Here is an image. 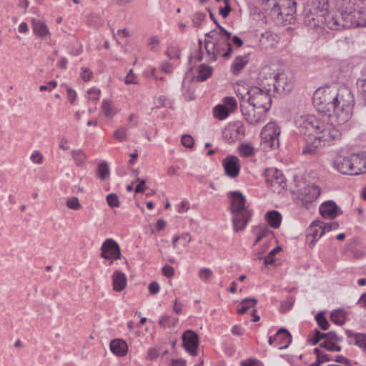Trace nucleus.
<instances>
[{"label": "nucleus", "mask_w": 366, "mask_h": 366, "mask_svg": "<svg viewBox=\"0 0 366 366\" xmlns=\"http://www.w3.org/2000/svg\"><path fill=\"white\" fill-rule=\"evenodd\" d=\"M232 216V226L235 232L243 230L251 219L252 213L248 209L231 212Z\"/></svg>", "instance_id": "obj_12"}, {"label": "nucleus", "mask_w": 366, "mask_h": 366, "mask_svg": "<svg viewBox=\"0 0 366 366\" xmlns=\"http://www.w3.org/2000/svg\"><path fill=\"white\" fill-rule=\"evenodd\" d=\"M177 320V318H174L169 315H162L160 317L158 324L162 328L173 327L175 326Z\"/></svg>", "instance_id": "obj_42"}, {"label": "nucleus", "mask_w": 366, "mask_h": 366, "mask_svg": "<svg viewBox=\"0 0 366 366\" xmlns=\"http://www.w3.org/2000/svg\"><path fill=\"white\" fill-rule=\"evenodd\" d=\"M253 232L257 234V238L254 242V245L257 244L264 237L273 236V232L264 225L254 227L253 228Z\"/></svg>", "instance_id": "obj_30"}, {"label": "nucleus", "mask_w": 366, "mask_h": 366, "mask_svg": "<svg viewBox=\"0 0 366 366\" xmlns=\"http://www.w3.org/2000/svg\"><path fill=\"white\" fill-rule=\"evenodd\" d=\"M347 313L343 309H337L330 314V320L336 325H342L345 323Z\"/></svg>", "instance_id": "obj_32"}, {"label": "nucleus", "mask_w": 366, "mask_h": 366, "mask_svg": "<svg viewBox=\"0 0 366 366\" xmlns=\"http://www.w3.org/2000/svg\"><path fill=\"white\" fill-rule=\"evenodd\" d=\"M194 140L191 135L184 134L182 137V144L187 148H192L194 145Z\"/></svg>", "instance_id": "obj_57"}, {"label": "nucleus", "mask_w": 366, "mask_h": 366, "mask_svg": "<svg viewBox=\"0 0 366 366\" xmlns=\"http://www.w3.org/2000/svg\"><path fill=\"white\" fill-rule=\"evenodd\" d=\"M352 175H357L366 172V156H351Z\"/></svg>", "instance_id": "obj_19"}, {"label": "nucleus", "mask_w": 366, "mask_h": 366, "mask_svg": "<svg viewBox=\"0 0 366 366\" xmlns=\"http://www.w3.org/2000/svg\"><path fill=\"white\" fill-rule=\"evenodd\" d=\"M127 282V276L121 271L117 270L112 274L113 289L115 291L120 292L123 290Z\"/></svg>", "instance_id": "obj_23"}, {"label": "nucleus", "mask_w": 366, "mask_h": 366, "mask_svg": "<svg viewBox=\"0 0 366 366\" xmlns=\"http://www.w3.org/2000/svg\"><path fill=\"white\" fill-rule=\"evenodd\" d=\"M212 68L208 65L202 64L199 66L196 79L197 81H204L212 75Z\"/></svg>", "instance_id": "obj_36"}, {"label": "nucleus", "mask_w": 366, "mask_h": 366, "mask_svg": "<svg viewBox=\"0 0 366 366\" xmlns=\"http://www.w3.org/2000/svg\"><path fill=\"white\" fill-rule=\"evenodd\" d=\"M282 250V247L280 246L276 247L274 249L271 250L264 257V264L265 266L268 264H272L274 263L275 259L274 256L279 252Z\"/></svg>", "instance_id": "obj_45"}, {"label": "nucleus", "mask_w": 366, "mask_h": 366, "mask_svg": "<svg viewBox=\"0 0 366 366\" xmlns=\"http://www.w3.org/2000/svg\"><path fill=\"white\" fill-rule=\"evenodd\" d=\"M237 97L241 99V102L247 101V99L250 97V88L247 89L243 86H237L236 89Z\"/></svg>", "instance_id": "obj_44"}, {"label": "nucleus", "mask_w": 366, "mask_h": 366, "mask_svg": "<svg viewBox=\"0 0 366 366\" xmlns=\"http://www.w3.org/2000/svg\"><path fill=\"white\" fill-rule=\"evenodd\" d=\"M31 26L34 34L39 37L44 38L50 34V31L44 21L33 18L31 19Z\"/></svg>", "instance_id": "obj_22"}, {"label": "nucleus", "mask_w": 366, "mask_h": 366, "mask_svg": "<svg viewBox=\"0 0 366 366\" xmlns=\"http://www.w3.org/2000/svg\"><path fill=\"white\" fill-rule=\"evenodd\" d=\"M137 182H138V184L137 185V187L135 188V192L136 193H143V192H144V191H145V189L147 188L145 187L146 181L144 179L138 178L137 179Z\"/></svg>", "instance_id": "obj_62"}, {"label": "nucleus", "mask_w": 366, "mask_h": 366, "mask_svg": "<svg viewBox=\"0 0 366 366\" xmlns=\"http://www.w3.org/2000/svg\"><path fill=\"white\" fill-rule=\"evenodd\" d=\"M312 99L320 117H335L339 124L347 122L352 117L354 97L348 88H342L337 92L328 88L319 89L315 92Z\"/></svg>", "instance_id": "obj_1"}, {"label": "nucleus", "mask_w": 366, "mask_h": 366, "mask_svg": "<svg viewBox=\"0 0 366 366\" xmlns=\"http://www.w3.org/2000/svg\"><path fill=\"white\" fill-rule=\"evenodd\" d=\"M162 274L167 277H172L174 275V269L172 266L165 265L162 268Z\"/></svg>", "instance_id": "obj_63"}, {"label": "nucleus", "mask_w": 366, "mask_h": 366, "mask_svg": "<svg viewBox=\"0 0 366 366\" xmlns=\"http://www.w3.org/2000/svg\"><path fill=\"white\" fill-rule=\"evenodd\" d=\"M102 111L106 117H113L115 114L112 103L109 101L104 100L102 102Z\"/></svg>", "instance_id": "obj_49"}, {"label": "nucleus", "mask_w": 366, "mask_h": 366, "mask_svg": "<svg viewBox=\"0 0 366 366\" xmlns=\"http://www.w3.org/2000/svg\"><path fill=\"white\" fill-rule=\"evenodd\" d=\"M337 169L344 174L352 175L351 156L349 157L337 158L335 162Z\"/></svg>", "instance_id": "obj_24"}, {"label": "nucleus", "mask_w": 366, "mask_h": 366, "mask_svg": "<svg viewBox=\"0 0 366 366\" xmlns=\"http://www.w3.org/2000/svg\"><path fill=\"white\" fill-rule=\"evenodd\" d=\"M110 175L109 167L107 162L103 161L99 164L97 176L102 181L109 179Z\"/></svg>", "instance_id": "obj_38"}, {"label": "nucleus", "mask_w": 366, "mask_h": 366, "mask_svg": "<svg viewBox=\"0 0 366 366\" xmlns=\"http://www.w3.org/2000/svg\"><path fill=\"white\" fill-rule=\"evenodd\" d=\"M81 70H82V72L81 74V78L84 81H89L93 76L92 71L89 68H86V67H82Z\"/></svg>", "instance_id": "obj_59"}, {"label": "nucleus", "mask_w": 366, "mask_h": 366, "mask_svg": "<svg viewBox=\"0 0 366 366\" xmlns=\"http://www.w3.org/2000/svg\"><path fill=\"white\" fill-rule=\"evenodd\" d=\"M107 201L108 204L111 207H119L120 202H119V197L114 193L109 194L107 197Z\"/></svg>", "instance_id": "obj_53"}, {"label": "nucleus", "mask_w": 366, "mask_h": 366, "mask_svg": "<svg viewBox=\"0 0 366 366\" xmlns=\"http://www.w3.org/2000/svg\"><path fill=\"white\" fill-rule=\"evenodd\" d=\"M291 88V85L287 82L285 74L278 73V76H276L275 83L273 86L274 92L279 94L289 92Z\"/></svg>", "instance_id": "obj_21"}, {"label": "nucleus", "mask_w": 366, "mask_h": 366, "mask_svg": "<svg viewBox=\"0 0 366 366\" xmlns=\"http://www.w3.org/2000/svg\"><path fill=\"white\" fill-rule=\"evenodd\" d=\"M66 204L69 209L73 210H79L81 208L79 199L76 197L68 198Z\"/></svg>", "instance_id": "obj_48"}, {"label": "nucleus", "mask_w": 366, "mask_h": 366, "mask_svg": "<svg viewBox=\"0 0 366 366\" xmlns=\"http://www.w3.org/2000/svg\"><path fill=\"white\" fill-rule=\"evenodd\" d=\"M71 157L77 167H82L85 164L86 156L81 149H73Z\"/></svg>", "instance_id": "obj_40"}, {"label": "nucleus", "mask_w": 366, "mask_h": 366, "mask_svg": "<svg viewBox=\"0 0 366 366\" xmlns=\"http://www.w3.org/2000/svg\"><path fill=\"white\" fill-rule=\"evenodd\" d=\"M215 24L219 29L218 36L223 40V43H224L226 47L229 48V51H232V45L229 42V40L232 38V34L219 25L217 21H215Z\"/></svg>", "instance_id": "obj_37"}, {"label": "nucleus", "mask_w": 366, "mask_h": 366, "mask_svg": "<svg viewBox=\"0 0 366 366\" xmlns=\"http://www.w3.org/2000/svg\"><path fill=\"white\" fill-rule=\"evenodd\" d=\"M222 164L224 172L230 178H235L238 176L240 170V163L239 159L232 155L227 156L223 159Z\"/></svg>", "instance_id": "obj_15"}, {"label": "nucleus", "mask_w": 366, "mask_h": 366, "mask_svg": "<svg viewBox=\"0 0 366 366\" xmlns=\"http://www.w3.org/2000/svg\"><path fill=\"white\" fill-rule=\"evenodd\" d=\"M100 256L105 260L109 262V264L114 261L122 259L121 249L118 243L113 239H107L101 246Z\"/></svg>", "instance_id": "obj_8"}, {"label": "nucleus", "mask_w": 366, "mask_h": 366, "mask_svg": "<svg viewBox=\"0 0 366 366\" xmlns=\"http://www.w3.org/2000/svg\"><path fill=\"white\" fill-rule=\"evenodd\" d=\"M314 352L316 355L317 357H318V360H320L322 363L333 360V357H332V355L324 353L317 347L315 348Z\"/></svg>", "instance_id": "obj_51"}, {"label": "nucleus", "mask_w": 366, "mask_h": 366, "mask_svg": "<svg viewBox=\"0 0 366 366\" xmlns=\"http://www.w3.org/2000/svg\"><path fill=\"white\" fill-rule=\"evenodd\" d=\"M251 102H240V109L242 116L247 123L252 125H258L266 119L267 112L264 109H257Z\"/></svg>", "instance_id": "obj_4"}, {"label": "nucleus", "mask_w": 366, "mask_h": 366, "mask_svg": "<svg viewBox=\"0 0 366 366\" xmlns=\"http://www.w3.org/2000/svg\"><path fill=\"white\" fill-rule=\"evenodd\" d=\"M320 194V187L315 184H311L300 189L298 199L302 201L303 204L307 205L315 200Z\"/></svg>", "instance_id": "obj_14"}, {"label": "nucleus", "mask_w": 366, "mask_h": 366, "mask_svg": "<svg viewBox=\"0 0 366 366\" xmlns=\"http://www.w3.org/2000/svg\"><path fill=\"white\" fill-rule=\"evenodd\" d=\"M248 60L247 56H237L232 62L231 69L233 74H238L247 64Z\"/></svg>", "instance_id": "obj_34"}, {"label": "nucleus", "mask_w": 366, "mask_h": 366, "mask_svg": "<svg viewBox=\"0 0 366 366\" xmlns=\"http://www.w3.org/2000/svg\"><path fill=\"white\" fill-rule=\"evenodd\" d=\"M111 351L117 356L123 357L127 352V345L122 340H113L110 342Z\"/></svg>", "instance_id": "obj_25"}, {"label": "nucleus", "mask_w": 366, "mask_h": 366, "mask_svg": "<svg viewBox=\"0 0 366 366\" xmlns=\"http://www.w3.org/2000/svg\"><path fill=\"white\" fill-rule=\"evenodd\" d=\"M30 159H31V162L35 164H41L42 160H43V156L39 152L34 151L31 154Z\"/></svg>", "instance_id": "obj_61"}, {"label": "nucleus", "mask_w": 366, "mask_h": 366, "mask_svg": "<svg viewBox=\"0 0 366 366\" xmlns=\"http://www.w3.org/2000/svg\"><path fill=\"white\" fill-rule=\"evenodd\" d=\"M166 54L170 59H179L180 57V51L175 47H169L167 51Z\"/></svg>", "instance_id": "obj_58"}, {"label": "nucleus", "mask_w": 366, "mask_h": 366, "mask_svg": "<svg viewBox=\"0 0 366 366\" xmlns=\"http://www.w3.org/2000/svg\"><path fill=\"white\" fill-rule=\"evenodd\" d=\"M280 128L274 122L268 123L262 130L261 137L263 143L272 149L279 147Z\"/></svg>", "instance_id": "obj_9"}, {"label": "nucleus", "mask_w": 366, "mask_h": 366, "mask_svg": "<svg viewBox=\"0 0 366 366\" xmlns=\"http://www.w3.org/2000/svg\"><path fill=\"white\" fill-rule=\"evenodd\" d=\"M276 76H278V72H276L270 66H264L259 73L258 87L270 92L273 89Z\"/></svg>", "instance_id": "obj_10"}, {"label": "nucleus", "mask_w": 366, "mask_h": 366, "mask_svg": "<svg viewBox=\"0 0 366 366\" xmlns=\"http://www.w3.org/2000/svg\"><path fill=\"white\" fill-rule=\"evenodd\" d=\"M305 141L307 142V145L305 147L302 149V154L307 155H312L315 154L317 152L318 148L322 145V143L318 142V141H316L313 136L309 137L306 136Z\"/></svg>", "instance_id": "obj_27"}, {"label": "nucleus", "mask_w": 366, "mask_h": 366, "mask_svg": "<svg viewBox=\"0 0 366 366\" xmlns=\"http://www.w3.org/2000/svg\"><path fill=\"white\" fill-rule=\"evenodd\" d=\"M325 14H326V10H320V14L318 12L316 14L311 12L306 16L305 21L311 27H322L326 21Z\"/></svg>", "instance_id": "obj_18"}, {"label": "nucleus", "mask_w": 366, "mask_h": 366, "mask_svg": "<svg viewBox=\"0 0 366 366\" xmlns=\"http://www.w3.org/2000/svg\"><path fill=\"white\" fill-rule=\"evenodd\" d=\"M294 305L292 299H285L281 302L280 310L281 312L289 311Z\"/></svg>", "instance_id": "obj_54"}, {"label": "nucleus", "mask_w": 366, "mask_h": 366, "mask_svg": "<svg viewBox=\"0 0 366 366\" xmlns=\"http://www.w3.org/2000/svg\"><path fill=\"white\" fill-rule=\"evenodd\" d=\"M330 118L327 115L317 117L309 115L301 117L299 127L300 132L305 136H313V138L323 144L332 140L340 139V132L330 123Z\"/></svg>", "instance_id": "obj_3"}, {"label": "nucleus", "mask_w": 366, "mask_h": 366, "mask_svg": "<svg viewBox=\"0 0 366 366\" xmlns=\"http://www.w3.org/2000/svg\"><path fill=\"white\" fill-rule=\"evenodd\" d=\"M276 346L279 349H285L292 342V335L285 328H280L275 334Z\"/></svg>", "instance_id": "obj_20"}, {"label": "nucleus", "mask_w": 366, "mask_h": 366, "mask_svg": "<svg viewBox=\"0 0 366 366\" xmlns=\"http://www.w3.org/2000/svg\"><path fill=\"white\" fill-rule=\"evenodd\" d=\"M204 48L210 61H215L218 56L228 58L231 55L229 48H227L223 40L218 36L214 40H204Z\"/></svg>", "instance_id": "obj_6"}, {"label": "nucleus", "mask_w": 366, "mask_h": 366, "mask_svg": "<svg viewBox=\"0 0 366 366\" xmlns=\"http://www.w3.org/2000/svg\"><path fill=\"white\" fill-rule=\"evenodd\" d=\"M124 82L126 84H137L138 83L137 76L134 74L133 69H130L125 76Z\"/></svg>", "instance_id": "obj_56"}, {"label": "nucleus", "mask_w": 366, "mask_h": 366, "mask_svg": "<svg viewBox=\"0 0 366 366\" xmlns=\"http://www.w3.org/2000/svg\"><path fill=\"white\" fill-rule=\"evenodd\" d=\"M228 197L229 199L230 212L248 209L246 206V198L240 192H230L228 194Z\"/></svg>", "instance_id": "obj_16"}, {"label": "nucleus", "mask_w": 366, "mask_h": 366, "mask_svg": "<svg viewBox=\"0 0 366 366\" xmlns=\"http://www.w3.org/2000/svg\"><path fill=\"white\" fill-rule=\"evenodd\" d=\"M271 13L274 16H281L285 21L291 22L296 13L297 2L294 0H274L270 5Z\"/></svg>", "instance_id": "obj_5"}, {"label": "nucleus", "mask_w": 366, "mask_h": 366, "mask_svg": "<svg viewBox=\"0 0 366 366\" xmlns=\"http://www.w3.org/2000/svg\"><path fill=\"white\" fill-rule=\"evenodd\" d=\"M355 27L366 26V11L356 10L353 14Z\"/></svg>", "instance_id": "obj_41"}, {"label": "nucleus", "mask_w": 366, "mask_h": 366, "mask_svg": "<svg viewBox=\"0 0 366 366\" xmlns=\"http://www.w3.org/2000/svg\"><path fill=\"white\" fill-rule=\"evenodd\" d=\"M325 234L322 221H313L307 229V242L310 248H313L316 242Z\"/></svg>", "instance_id": "obj_13"}, {"label": "nucleus", "mask_w": 366, "mask_h": 366, "mask_svg": "<svg viewBox=\"0 0 366 366\" xmlns=\"http://www.w3.org/2000/svg\"><path fill=\"white\" fill-rule=\"evenodd\" d=\"M182 345L185 350L192 356L198 355L199 337L196 332L191 330L185 331L182 336Z\"/></svg>", "instance_id": "obj_11"}, {"label": "nucleus", "mask_w": 366, "mask_h": 366, "mask_svg": "<svg viewBox=\"0 0 366 366\" xmlns=\"http://www.w3.org/2000/svg\"><path fill=\"white\" fill-rule=\"evenodd\" d=\"M338 21L340 22V29L341 28L355 27L353 14L354 12L340 11Z\"/></svg>", "instance_id": "obj_28"}, {"label": "nucleus", "mask_w": 366, "mask_h": 366, "mask_svg": "<svg viewBox=\"0 0 366 366\" xmlns=\"http://www.w3.org/2000/svg\"><path fill=\"white\" fill-rule=\"evenodd\" d=\"M257 302V299H242L237 305V313L239 315L244 314L249 308L254 307Z\"/></svg>", "instance_id": "obj_33"}, {"label": "nucleus", "mask_w": 366, "mask_h": 366, "mask_svg": "<svg viewBox=\"0 0 366 366\" xmlns=\"http://www.w3.org/2000/svg\"><path fill=\"white\" fill-rule=\"evenodd\" d=\"M223 1L224 4V7L220 8L219 13L224 18H226L231 11V7L229 5V0H223Z\"/></svg>", "instance_id": "obj_60"}, {"label": "nucleus", "mask_w": 366, "mask_h": 366, "mask_svg": "<svg viewBox=\"0 0 366 366\" xmlns=\"http://www.w3.org/2000/svg\"><path fill=\"white\" fill-rule=\"evenodd\" d=\"M357 86L362 93L366 94V79H358Z\"/></svg>", "instance_id": "obj_64"}, {"label": "nucleus", "mask_w": 366, "mask_h": 366, "mask_svg": "<svg viewBox=\"0 0 366 366\" xmlns=\"http://www.w3.org/2000/svg\"><path fill=\"white\" fill-rule=\"evenodd\" d=\"M229 114L228 108L224 104H219L214 108V117L219 120L226 119Z\"/></svg>", "instance_id": "obj_39"}, {"label": "nucleus", "mask_w": 366, "mask_h": 366, "mask_svg": "<svg viewBox=\"0 0 366 366\" xmlns=\"http://www.w3.org/2000/svg\"><path fill=\"white\" fill-rule=\"evenodd\" d=\"M265 219L270 227L276 229L279 228L281 224L282 215L279 212L272 210L266 213Z\"/></svg>", "instance_id": "obj_29"}, {"label": "nucleus", "mask_w": 366, "mask_h": 366, "mask_svg": "<svg viewBox=\"0 0 366 366\" xmlns=\"http://www.w3.org/2000/svg\"><path fill=\"white\" fill-rule=\"evenodd\" d=\"M312 99L320 117H335L339 124L347 122L352 117L354 97L348 88H342L337 92L328 88L319 89L315 92Z\"/></svg>", "instance_id": "obj_2"}, {"label": "nucleus", "mask_w": 366, "mask_h": 366, "mask_svg": "<svg viewBox=\"0 0 366 366\" xmlns=\"http://www.w3.org/2000/svg\"><path fill=\"white\" fill-rule=\"evenodd\" d=\"M315 320L317 322V325L320 327V328L323 330H326L329 328L330 324L328 321L324 316L323 312H319L315 316Z\"/></svg>", "instance_id": "obj_47"}, {"label": "nucleus", "mask_w": 366, "mask_h": 366, "mask_svg": "<svg viewBox=\"0 0 366 366\" xmlns=\"http://www.w3.org/2000/svg\"><path fill=\"white\" fill-rule=\"evenodd\" d=\"M271 185L277 190L284 189L287 186L286 179L281 171L274 169L272 175Z\"/></svg>", "instance_id": "obj_26"}, {"label": "nucleus", "mask_w": 366, "mask_h": 366, "mask_svg": "<svg viewBox=\"0 0 366 366\" xmlns=\"http://www.w3.org/2000/svg\"><path fill=\"white\" fill-rule=\"evenodd\" d=\"M320 346L327 349L329 351L340 352L341 350L340 346L336 345L335 342L328 340H324L322 343H320Z\"/></svg>", "instance_id": "obj_50"}, {"label": "nucleus", "mask_w": 366, "mask_h": 366, "mask_svg": "<svg viewBox=\"0 0 366 366\" xmlns=\"http://www.w3.org/2000/svg\"><path fill=\"white\" fill-rule=\"evenodd\" d=\"M340 11L355 12V0H340Z\"/></svg>", "instance_id": "obj_43"}, {"label": "nucleus", "mask_w": 366, "mask_h": 366, "mask_svg": "<svg viewBox=\"0 0 366 366\" xmlns=\"http://www.w3.org/2000/svg\"><path fill=\"white\" fill-rule=\"evenodd\" d=\"M345 332L348 337H352L354 339L356 345L366 350V335L361 333L355 334L350 330H346Z\"/></svg>", "instance_id": "obj_35"}, {"label": "nucleus", "mask_w": 366, "mask_h": 366, "mask_svg": "<svg viewBox=\"0 0 366 366\" xmlns=\"http://www.w3.org/2000/svg\"><path fill=\"white\" fill-rule=\"evenodd\" d=\"M239 152L242 157H251L254 154V147L249 144H242L239 147Z\"/></svg>", "instance_id": "obj_46"}, {"label": "nucleus", "mask_w": 366, "mask_h": 366, "mask_svg": "<svg viewBox=\"0 0 366 366\" xmlns=\"http://www.w3.org/2000/svg\"><path fill=\"white\" fill-rule=\"evenodd\" d=\"M269 91H266L264 89L258 86H253L250 88V97L247 99L248 102L256 106L257 109H264L265 112H267L272 104V99Z\"/></svg>", "instance_id": "obj_7"}, {"label": "nucleus", "mask_w": 366, "mask_h": 366, "mask_svg": "<svg viewBox=\"0 0 366 366\" xmlns=\"http://www.w3.org/2000/svg\"><path fill=\"white\" fill-rule=\"evenodd\" d=\"M114 137L119 142H123L127 137V128L119 127L114 133Z\"/></svg>", "instance_id": "obj_55"}, {"label": "nucleus", "mask_w": 366, "mask_h": 366, "mask_svg": "<svg viewBox=\"0 0 366 366\" xmlns=\"http://www.w3.org/2000/svg\"><path fill=\"white\" fill-rule=\"evenodd\" d=\"M327 11V9H325ZM325 22H324V25L327 26L329 29L333 30L340 29V22L338 21L339 19V13L335 14H330L326 11V14H325Z\"/></svg>", "instance_id": "obj_31"}, {"label": "nucleus", "mask_w": 366, "mask_h": 366, "mask_svg": "<svg viewBox=\"0 0 366 366\" xmlns=\"http://www.w3.org/2000/svg\"><path fill=\"white\" fill-rule=\"evenodd\" d=\"M320 212L322 217L332 219L337 215L342 214L340 207L332 201H327L322 203L320 207Z\"/></svg>", "instance_id": "obj_17"}, {"label": "nucleus", "mask_w": 366, "mask_h": 366, "mask_svg": "<svg viewBox=\"0 0 366 366\" xmlns=\"http://www.w3.org/2000/svg\"><path fill=\"white\" fill-rule=\"evenodd\" d=\"M213 275V272L209 268H202L199 269L198 276L202 281H208Z\"/></svg>", "instance_id": "obj_52"}]
</instances>
